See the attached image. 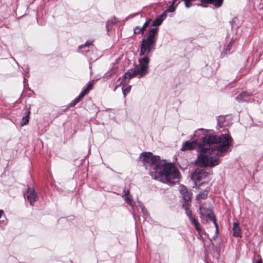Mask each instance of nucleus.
<instances>
[{"label": "nucleus", "instance_id": "nucleus-1", "mask_svg": "<svg viewBox=\"0 0 263 263\" xmlns=\"http://www.w3.org/2000/svg\"><path fill=\"white\" fill-rule=\"evenodd\" d=\"M141 155L143 165L146 169H149V175L153 179L171 184L179 181L180 173L173 164L161 160L151 152H143Z\"/></svg>", "mask_w": 263, "mask_h": 263}, {"label": "nucleus", "instance_id": "nucleus-2", "mask_svg": "<svg viewBox=\"0 0 263 263\" xmlns=\"http://www.w3.org/2000/svg\"><path fill=\"white\" fill-rule=\"evenodd\" d=\"M233 143V139L229 134H222L218 136L209 134L203 137L199 149L201 153L217 155L220 158L229 150Z\"/></svg>", "mask_w": 263, "mask_h": 263}, {"label": "nucleus", "instance_id": "nucleus-3", "mask_svg": "<svg viewBox=\"0 0 263 263\" xmlns=\"http://www.w3.org/2000/svg\"><path fill=\"white\" fill-rule=\"evenodd\" d=\"M149 59L146 55L139 59V65H136L134 68L129 69L124 73L123 77L125 79H130L138 76V78L145 77L149 72Z\"/></svg>", "mask_w": 263, "mask_h": 263}, {"label": "nucleus", "instance_id": "nucleus-4", "mask_svg": "<svg viewBox=\"0 0 263 263\" xmlns=\"http://www.w3.org/2000/svg\"><path fill=\"white\" fill-rule=\"evenodd\" d=\"M198 155L195 164L202 167L210 166L211 167L217 165L220 163L219 157L217 155L209 153H202Z\"/></svg>", "mask_w": 263, "mask_h": 263}, {"label": "nucleus", "instance_id": "nucleus-5", "mask_svg": "<svg viewBox=\"0 0 263 263\" xmlns=\"http://www.w3.org/2000/svg\"><path fill=\"white\" fill-rule=\"evenodd\" d=\"M158 28L150 29L141 43V49H152L155 48L157 39Z\"/></svg>", "mask_w": 263, "mask_h": 263}, {"label": "nucleus", "instance_id": "nucleus-6", "mask_svg": "<svg viewBox=\"0 0 263 263\" xmlns=\"http://www.w3.org/2000/svg\"><path fill=\"white\" fill-rule=\"evenodd\" d=\"M199 210L200 212L201 217L202 218L203 217V216H206L214 223L216 230H217L218 229V226L217 223L216 219L213 213L210 209L205 208L202 205L200 206Z\"/></svg>", "mask_w": 263, "mask_h": 263}, {"label": "nucleus", "instance_id": "nucleus-7", "mask_svg": "<svg viewBox=\"0 0 263 263\" xmlns=\"http://www.w3.org/2000/svg\"><path fill=\"white\" fill-rule=\"evenodd\" d=\"M93 86V82L89 83L86 88H85L79 95L78 97H77L75 99L72 101L70 104V106L71 107L74 106L77 103L80 102L84 97L85 96L87 95L89 92L92 89Z\"/></svg>", "mask_w": 263, "mask_h": 263}, {"label": "nucleus", "instance_id": "nucleus-8", "mask_svg": "<svg viewBox=\"0 0 263 263\" xmlns=\"http://www.w3.org/2000/svg\"><path fill=\"white\" fill-rule=\"evenodd\" d=\"M27 200L31 205H33L35 202L37 200L38 196L33 189L29 187L25 194Z\"/></svg>", "mask_w": 263, "mask_h": 263}, {"label": "nucleus", "instance_id": "nucleus-9", "mask_svg": "<svg viewBox=\"0 0 263 263\" xmlns=\"http://www.w3.org/2000/svg\"><path fill=\"white\" fill-rule=\"evenodd\" d=\"M200 143H198L197 141H185L182 146L181 150L182 151H192L195 149L197 147L199 148V145Z\"/></svg>", "mask_w": 263, "mask_h": 263}, {"label": "nucleus", "instance_id": "nucleus-10", "mask_svg": "<svg viewBox=\"0 0 263 263\" xmlns=\"http://www.w3.org/2000/svg\"><path fill=\"white\" fill-rule=\"evenodd\" d=\"M179 190L182 196L184 202H191L192 194L188 191L187 189L184 186H181Z\"/></svg>", "mask_w": 263, "mask_h": 263}, {"label": "nucleus", "instance_id": "nucleus-11", "mask_svg": "<svg viewBox=\"0 0 263 263\" xmlns=\"http://www.w3.org/2000/svg\"><path fill=\"white\" fill-rule=\"evenodd\" d=\"M186 214L191 221V223L194 226L195 229L197 230L198 233L200 234L202 230L200 228L199 223L197 220L195 218V216L193 215L191 210H190L186 211Z\"/></svg>", "mask_w": 263, "mask_h": 263}, {"label": "nucleus", "instance_id": "nucleus-12", "mask_svg": "<svg viewBox=\"0 0 263 263\" xmlns=\"http://www.w3.org/2000/svg\"><path fill=\"white\" fill-rule=\"evenodd\" d=\"M207 173L205 171L195 172L193 175V178L196 181V186L198 190H200V186L204 184V183H201L197 185V181H200L202 180L203 177L206 176Z\"/></svg>", "mask_w": 263, "mask_h": 263}, {"label": "nucleus", "instance_id": "nucleus-13", "mask_svg": "<svg viewBox=\"0 0 263 263\" xmlns=\"http://www.w3.org/2000/svg\"><path fill=\"white\" fill-rule=\"evenodd\" d=\"M236 99L239 101L249 102L253 100L252 94L246 91H243L238 95Z\"/></svg>", "mask_w": 263, "mask_h": 263}, {"label": "nucleus", "instance_id": "nucleus-14", "mask_svg": "<svg viewBox=\"0 0 263 263\" xmlns=\"http://www.w3.org/2000/svg\"><path fill=\"white\" fill-rule=\"evenodd\" d=\"M223 2V0H202V4H212L215 8H218L220 7Z\"/></svg>", "mask_w": 263, "mask_h": 263}, {"label": "nucleus", "instance_id": "nucleus-15", "mask_svg": "<svg viewBox=\"0 0 263 263\" xmlns=\"http://www.w3.org/2000/svg\"><path fill=\"white\" fill-rule=\"evenodd\" d=\"M209 189H206L204 190L201 191L196 196V200L199 203L200 202L201 200L206 199L208 198V195L209 193Z\"/></svg>", "mask_w": 263, "mask_h": 263}, {"label": "nucleus", "instance_id": "nucleus-16", "mask_svg": "<svg viewBox=\"0 0 263 263\" xmlns=\"http://www.w3.org/2000/svg\"><path fill=\"white\" fill-rule=\"evenodd\" d=\"M233 236L235 237H241V230L238 222H234L233 225Z\"/></svg>", "mask_w": 263, "mask_h": 263}, {"label": "nucleus", "instance_id": "nucleus-17", "mask_svg": "<svg viewBox=\"0 0 263 263\" xmlns=\"http://www.w3.org/2000/svg\"><path fill=\"white\" fill-rule=\"evenodd\" d=\"M30 111H29V110L27 111L25 113V115L22 119V122H21L22 126H24L25 125H27L28 123L29 118H30Z\"/></svg>", "mask_w": 263, "mask_h": 263}, {"label": "nucleus", "instance_id": "nucleus-18", "mask_svg": "<svg viewBox=\"0 0 263 263\" xmlns=\"http://www.w3.org/2000/svg\"><path fill=\"white\" fill-rule=\"evenodd\" d=\"M162 22V19L161 18H159L157 17L153 22L152 26H158L161 24Z\"/></svg>", "mask_w": 263, "mask_h": 263}, {"label": "nucleus", "instance_id": "nucleus-19", "mask_svg": "<svg viewBox=\"0 0 263 263\" xmlns=\"http://www.w3.org/2000/svg\"><path fill=\"white\" fill-rule=\"evenodd\" d=\"M93 41H87L85 42V43L83 45H81L79 46V49H81L83 47H89L90 45H93L92 44Z\"/></svg>", "mask_w": 263, "mask_h": 263}, {"label": "nucleus", "instance_id": "nucleus-20", "mask_svg": "<svg viewBox=\"0 0 263 263\" xmlns=\"http://www.w3.org/2000/svg\"><path fill=\"white\" fill-rule=\"evenodd\" d=\"M124 198V199H125V201L128 204H129L130 205H133L134 202H133L132 199L131 198L130 196H127V197H125Z\"/></svg>", "mask_w": 263, "mask_h": 263}, {"label": "nucleus", "instance_id": "nucleus-21", "mask_svg": "<svg viewBox=\"0 0 263 263\" xmlns=\"http://www.w3.org/2000/svg\"><path fill=\"white\" fill-rule=\"evenodd\" d=\"M131 89V86H129L127 87L125 89L123 90V93L124 95V97H125L128 93L129 92Z\"/></svg>", "mask_w": 263, "mask_h": 263}, {"label": "nucleus", "instance_id": "nucleus-22", "mask_svg": "<svg viewBox=\"0 0 263 263\" xmlns=\"http://www.w3.org/2000/svg\"><path fill=\"white\" fill-rule=\"evenodd\" d=\"M175 11V7L173 5H170L166 9V12H173Z\"/></svg>", "mask_w": 263, "mask_h": 263}, {"label": "nucleus", "instance_id": "nucleus-23", "mask_svg": "<svg viewBox=\"0 0 263 263\" xmlns=\"http://www.w3.org/2000/svg\"><path fill=\"white\" fill-rule=\"evenodd\" d=\"M190 206V202H185L183 204L182 206L185 211L190 210L189 207Z\"/></svg>", "mask_w": 263, "mask_h": 263}, {"label": "nucleus", "instance_id": "nucleus-24", "mask_svg": "<svg viewBox=\"0 0 263 263\" xmlns=\"http://www.w3.org/2000/svg\"><path fill=\"white\" fill-rule=\"evenodd\" d=\"M134 33L135 34H140L141 33V30H140V27H139V26H137L134 29Z\"/></svg>", "mask_w": 263, "mask_h": 263}, {"label": "nucleus", "instance_id": "nucleus-25", "mask_svg": "<svg viewBox=\"0 0 263 263\" xmlns=\"http://www.w3.org/2000/svg\"><path fill=\"white\" fill-rule=\"evenodd\" d=\"M151 21V19H149L147 21H146L143 25L144 26V27H145L146 28L149 25Z\"/></svg>", "mask_w": 263, "mask_h": 263}, {"label": "nucleus", "instance_id": "nucleus-26", "mask_svg": "<svg viewBox=\"0 0 263 263\" xmlns=\"http://www.w3.org/2000/svg\"><path fill=\"white\" fill-rule=\"evenodd\" d=\"M124 195L123 196L124 197L130 196V194H129L130 191L129 190H124Z\"/></svg>", "mask_w": 263, "mask_h": 263}, {"label": "nucleus", "instance_id": "nucleus-27", "mask_svg": "<svg viewBox=\"0 0 263 263\" xmlns=\"http://www.w3.org/2000/svg\"><path fill=\"white\" fill-rule=\"evenodd\" d=\"M166 16V14L165 13V12H164L163 13H162L160 16H159L158 17L159 18H161V19H162V21L164 20V18H165Z\"/></svg>", "mask_w": 263, "mask_h": 263}, {"label": "nucleus", "instance_id": "nucleus-28", "mask_svg": "<svg viewBox=\"0 0 263 263\" xmlns=\"http://www.w3.org/2000/svg\"><path fill=\"white\" fill-rule=\"evenodd\" d=\"M146 51V50H140V53L139 54L140 56L143 55L145 54ZM147 55L148 53L151 51V50H147Z\"/></svg>", "mask_w": 263, "mask_h": 263}, {"label": "nucleus", "instance_id": "nucleus-29", "mask_svg": "<svg viewBox=\"0 0 263 263\" xmlns=\"http://www.w3.org/2000/svg\"><path fill=\"white\" fill-rule=\"evenodd\" d=\"M145 29H146V28L145 27H144V26H143L142 27H140V30H141V33L142 34H144V31H145Z\"/></svg>", "mask_w": 263, "mask_h": 263}, {"label": "nucleus", "instance_id": "nucleus-30", "mask_svg": "<svg viewBox=\"0 0 263 263\" xmlns=\"http://www.w3.org/2000/svg\"><path fill=\"white\" fill-rule=\"evenodd\" d=\"M233 41L232 40L231 42L229 43V44L228 45V48H230L232 47V44H233Z\"/></svg>", "mask_w": 263, "mask_h": 263}, {"label": "nucleus", "instance_id": "nucleus-31", "mask_svg": "<svg viewBox=\"0 0 263 263\" xmlns=\"http://www.w3.org/2000/svg\"><path fill=\"white\" fill-rule=\"evenodd\" d=\"M4 214V211L0 210V218L2 217V215Z\"/></svg>", "mask_w": 263, "mask_h": 263}, {"label": "nucleus", "instance_id": "nucleus-32", "mask_svg": "<svg viewBox=\"0 0 263 263\" xmlns=\"http://www.w3.org/2000/svg\"><path fill=\"white\" fill-rule=\"evenodd\" d=\"M177 1V0H173V2H172V4H171V5H173V6H174V5L175 4V3H176V2Z\"/></svg>", "mask_w": 263, "mask_h": 263}, {"label": "nucleus", "instance_id": "nucleus-33", "mask_svg": "<svg viewBox=\"0 0 263 263\" xmlns=\"http://www.w3.org/2000/svg\"><path fill=\"white\" fill-rule=\"evenodd\" d=\"M256 263H263L261 259H260L259 260H257Z\"/></svg>", "mask_w": 263, "mask_h": 263}]
</instances>
